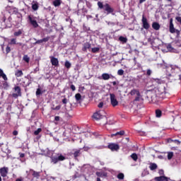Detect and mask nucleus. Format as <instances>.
<instances>
[{
  "label": "nucleus",
  "mask_w": 181,
  "mask_h": 181,
  "mask_svg": "<svg viewBox=\"0 0 181 181\" xmlns=\"http://www.w3.org/2000/svg\"><path fill=\"white\" fill-rule=\"evenodd\" d=\"M98 6L99 9H103L107 15H110V13H114V9L111 6L108 4H103V2L98 1Z\"/></svg>",
  "instance_id": "1"
},
{
  "label": "nucleus",
  "mask_w": 181,
  "mask_h": 181,
  "mask_svg": "<svg viewBox=\"0 0 181 181\" xmlns=\"http://www.w3.org/2000/svg\"><path fill=\"white\" fill-rule=\"evenodd\" d=\"M146 94V100H148V103H156V101H158L156 92L155 90H147Z\"/></svg>",
  "instance_id": "2"
},
{
  "label": "nucleus",
  "mask_w": 181,
  "mask_h": 181,
  "mask_svg": "<svg viewBox=\"0 0 181 181\" xmlns=\"http://www.w3.org/2000/svg\"><path fill=\"white\" fill-rule=\"evenodd\" d=\"M171 71V74L168 72L167 76H168V77H173L175 76V73H180V68L176 65H171L170 67L167 69V71Z\"/></svg>",
  "instance_id": "3"
},
{
  "label": "nucleus",
  "mask_w": 181,
  "mask_h": 181,
  "mask_svg": "<svg viewBox=\"0 0 181 181\" xmlns=\"http://www.w3.org/2000/svg\"><path fill=\"white\" fill-rule=\"evenodd\" d=\"M63 160H66V156L60 153H57L56 156L52 157V162L54 164L58 163V162H63Z\"/></svg>",
  "instance_id": "4"
},
{
  "label": "nucleus",
  "mask_w": 181,
  "mask_h": 181,
  "mask_svg": "<svg viewBox=\"0 0 181 181\" xmlns=\"http://www.w3.org/2000/svg\"><path fill=\"white\" fill-rule=\"evenodd\" d=\"M169 30L170 33H176L177 36H179V35H180V31L175 28V25H173V18L170 19Z\"/></svg>",
  "instance_id": "5"
},
{
  "label": "nucleus",
  "mask_w": 181,
  "mask_h": 181,
  "mask_svg": "<svg viewBox=\"0 0 181 181\" xmlns=\"http://www.w3.org/2000/svg\"><path fill=\"white\" fill-rule=\"evenodd\" d=\"M13 90L14 93H12V97L13 98H18V97H22V92L20 86H16Z\"/></svg>",
  "instance_id": "6"
},
{
  "label": "nucleus",
  "mask_w": 181,
  "mask_h": 181,
  "mask_svg": "<svg viewBox=\"0 0 181 181\" xmlns=\"http://www.w3.org/2000/svg\"><path fill=\"white\" fill-rule=\"evenodd\" d=\"M28 22L32 25V26L35 28H39V24L37 23V21H36V17L33 16H28Z\"/></svg>",
  "instance_id": "7"
},
{
  "label": "nucleus",
  "mask_w": 181,
  "mask_h": 181,
  "mask_svg": "<svg viewBox=\"0 0 181 181\" xmlns=\"http://www.w3.org/2000/svg\"><path fill=\"white\" fill-rule=\"evenodd\" d=\"M81 153H83V148H78L74 149L73 152L71 153V155H73L74 159L77 160V158H78V156H81Z\"/></svg>",
  "instance_id": "8"
},
{
  "label": "nucleus",
  "mask_w": 181,
  "mask_h": 181,
  "mask_svg": "<svg viewBox=\"0 0 181 181\" xmlns=\"http://www.w3.org/2000/svg\"><path fill=\"white\" fill-rule=\"evenodd\" d=\"M107 148L112 151V152H118L119 151V145L115 143H111L107 146Z\"/></svg>",
  "instance_id": "9"
},
{
  "label": "nucleus",
  "mask_w": 181,
  "mask_h": 181,
  "mask_svg": "<svg viewBox=\"0 0 181 181\" xmlns=\"http://www.w3.org/2000/svg\"><path fill=\"white\" fill-rule=\"evenodd\" d=\"M141 22H142V25H143L142 26L144 29H146V30H148V29L151 28V25H149V23H148V19L144 15L142 16Z\"/></svg>",
  "instance_id": "10"
},
{
  "label": "nucleus",
  "mask_w": 181,
  "mask_h": 181,
  "mask_svg": "<svg viewBox=\"0 0 181 181\" xmlns=\"http://www.w3.org/2000/svg\"><path fill=\"white\" fill-rule=\"evenodd\" d=\"M110 103L112 107H117L118 105V100H117V98L114 93H110Z\"/></svg>",
  "instance_id": "11"
},
{
  "label": "nucleus",
  "mask_w": 181,
  "mask_h": 181,
  "mask_svg": "<svg viewBox=\"0 0 181 181\" xmlns=\"http://www.w3.org/2000/svg\"><path fill=\"white\" fill-rule=\"evenodd\" d=\"M99 80H110V78H114V76L110 74H103L101 76H99L98 78Z\"/></svg>",
  "instance_id": "12"
},
{
  "label": "nucleus",
  "mask_w": 181,
  "mask_h": 181,
  "mask_svg": "<svg viewBox=\"0 0 181 181\" xmlns=\"http://www.w3.org/2000/svg\"><path fill=\"white\" fill-rule=\"evenodd\" d=\"M93 118H94V119H96V121H98V119H102V118H105V119H107V117L104 115H102L100 111L94 113L93 115Z\"/></svg>",
  "instance_id": "13"
},
{
  "label": "nucleus",
  "mask_w": 181,
  "mask_h": 181,
  "mask_svg": "<svg viewBox=\"0 0 181 181\" xmlns=\"http://www.w3.org/2000/svg\"><path fill=\"white\" fill-rule=\"evenodd\" d=\"M49 59L52 66H54L55 67L59 66V59H57V58L54 57H49Z\"/></svg>",
  "instance_id": "14"
},
{
  "label": "nucleus",
  "mask_w": 181,
  "mask_h": 181,
  "mask_svg": "<svg viewBox=\"0 0 181 181\" xmlns=\"http://www.w3.org/2000/svg\"><path fill=\"white\" fill-rule=\"evenodd\" d=\"M50 40V37L47 36V37L42 38V40H38L35 42H34V45H40V43H46V42H49Z\"/></svg>",
  "instance_id": "15"
},
{
  "label": "nucleus",
  "mask_w": 181,
  "mask_h": 181,
  "mask_svg": "<svg viewBox=\"0 0 181 181\" xmlns=\"http://www.w3.org/2000/svg\"><path fill=\"white\" fill-rule=\"evenodd\" d=\"M54 154V151L52 150H49V148H46L45 151V155L48 156V158H53V155Z\"/></svg>",
  "instance_id": "16"
},
{
  "label": "nucleus",
  "mask_w": 181,
  "mask_h": 181,
  "mask_svg": "<svg viewBox=\"0 0 181 181\" xmlns=\"http://www.w3.org/2000/svg\"><path fill=\"white\" fill-rule=\"evenodd\" d=\"M0 173L3 177H6V175H8V168L4 167V168H1Z\"/></svg>",
  "instance_id": "17"
},
{
  "label": "nucleus",
  "mask_w": 181,
  "mask_h": 181,
  "mask_svg": "<svg viewBox=\"0 0 181 181\" xmlns=\"http://www.w3.org/2000/svg\"><path fill=\"white\" fill-rule=\"evenodd\" d=\"M169 179H170V178H168V177H165L163 175L154 177V180H156V181H169Z\"/></svg>",
  "instance_id": "18"
},
{
  "label": "nucleus",
  "mask_w": 181,
  "mask_h": 181,
  "mask_svg": "<svg viewBox=\"0 0 181 181\" xmlns=\"http://www.w3.org/2000/svg\"><path fill=\"white\" fill-rule=\"evenodd\" d=\"M21 86H23V87H29V86H30V84H32V81H30V79H28L27 78H25V80L23 82H21Z\"/></svg>",
  "instance_id": "19"
},
{
  "label": "nucleus",
  "mask_w": 181,
  "mask_h": 181,
  "mask_svg": "<svg viewBox=\"0 0 181 181\" xmlns=\"http://www.w3.org/2000/svg\"><path fill=\"white\" fill-rule=\"evenodd\" d=\"M30 172L33 177L35 179H39L40 177V172H36L34 170H30Z\"/></svg>",
  "instance_id": "20"
},
{
  "label": "nucleus",
  "mask_w": 181,
  "mask_h": 181,
  "mask_svg": "<svg viewBox=\"0 0 181 181\" xmlns=\"http://www.w3.org/2000/svg\"><path fill=\"white\" fill-rule=\"evenodd\" d=\"M91 48V44L89 42H86L83 44L82 50L83 52H87V50L90 49Z\"/></svg>",
  "instance_id": "21"
},
{
  "label": "nucleus",
  "mask_w": 181,
  "mask_h": 181,
  "mask_svg": "<svg viewBox=\"0 0 181 181\" xmlns=\"http://www.w3.org/2000/svg\"><path fill=\"white\" fill-rule=\"evenodd\" d=\"M125 135V132L124 130H122L120 132H117L115 134H111V138H114V136H122Z\"/></svg>",
  "instance_id": "22"
},
{
  "label": "nucleus",
  "mask_w": 181,
  "mask_h": 181,
  "mask_svg": "<svg viewBox=\"0 0 181 181\" xmlns=\"http://www.w3.org/2000/svg\"><path fill=\"white\" fill-rule=\"evenodd\" d=\"M152 28L154 30H159L160 29V25L158 23L153 22L152 23Z\"/></svg>",
  "instance_id": "23"
},
{
  "label": "nucleus",
  "mask_w": 181,
  "mask_h": 181,
  "mask_svg": "<svg viewBox=\"0 0 181 181\" xmlns=\"http://www.w3.org/2000/svg\"><path fill=\"white\" fill-rule=\"evenodd\" d=\"M75 98L77 103H81L83 101V97L81 96V94L80 93H76L75 95Z\"/></svg>",
  "instance_id": "24"
},
{
  "label": "nucleus",
  "mask_w": 181,
  "mask_h": 181,
  "mask_svg": "<svg viewBox=\"0 0 181 181\" xmlns=\"http://www.w3.org/2000/svg\"><path fill=\"white\" fill-rule=\"evenodd\" d=\"M149 169L151 170H155L156 169H158V165L156 164V163H151L150 164H149Z\"/></svg>",
  "instance_id": "25"
},
{
  "label": "nucleus",
  "mask_w": 181,
  "mask_h": 181,
  "mask_svg": "<svg viewBox=\"0 0 181 181\" xmlns=\"http://www.w3.org/2000/svg\"><path fill=\"white\" fill-rule=\"evenodd\" d=\"M42 94H43V91L42 90V89H40V86H39L38 88L37 89V90L35 92V95L37 97H40V95H42Z\"/></svg>",
  "instance_id": "26"
},
{
  "label": "nucleus",
  "mask_w": 181,
  "mask_h": 181,
  "mask_svg": "<svg viewBox=\"0 0 181 181\" xmlns=\"http://www.w3.org/2000/svg\"><path fill=\"white\" fill-rule=\"evenodd\" d=\"M62 0H54L52 2V4L54 5V6L57 7V6H60L62 5Z\"/></svg>",
  "instance_id": "27"
},
{
  "label": "nucleus",
  "mask_w": 181,
  "mask_h": 181,
  "mask_svg": "<svg viewBox=\"0 0 181 181\" xmlns=\"http://www.w3.org/2000/svg\"><path fill=\"white\" fill-rule=\"evenodd\" d=\"M15 76L16 77H22V76H23V72L22 70H16L15 71Z\"/></svg>",
  "instance_id": "28"
},
{
  "label": "nucleus",
  "mask_w": 181,
  "mask_h": 181,
  "mask_svg": "<svg viewBox=\"0 0 181 181\" xmlns=\"http://www.w3.org/2000/svg\"><path fill=\"white\" fill-rule=\"evenodd\" d=\"M0 77H2L6 81L8 80V77H6V74L4 73V71L0 69Z\"/></svg>",
  "instance_id": "29"
},
{
  "label": "nucleus",
  "mask_w": 181,
  "mask_h": 181,
  "mask_svg": "<svg viewBox=\"0 0 181 181\" xmlns=\"http://www.w3.org/2000/svg\"><path fill=\"white\" fill-rule=\"evenodd\" d=\"M131 95H139L140 93L139 90L136 89H133L130 92Z\"/></svg>",
  "instance_id": "30"
},
{
  "label": "nucleus",
  "mask_w": 181,
  "mask_h": 181,
  "mask_svg": "<svg viewBox=\"0 0 181 181\" xmlns=\"http://www.w3.org/2000/svg\"><path fill=\"white\" fill-rule=\"evenodd\" d=\"M119 40L120 42H122V43H127V42H128V38L124 37H123V36H120V37H119Z\"/></svg>",
  "instance_id": "31"
},
{
  "label": "nucleus",
  "mask_w": 181,
  "mask_h": 181,
  "mask_svg": "<svg viewBox=\"0 0 181 181\" xmlns=\"http://www.w3.org/2000/svg\"><path fill=\"white\" fill-rule=\"evenodd\" d=\"M156 117L157 118H160V117H162V111H160V110H156Z\"/></svg>",
  "instance_id": "32"
},
{
  "label": "nucleus",
  "mask_w": 181,
  "mask_h": 181,
  "mask_svg": "<svg viewBox=\"0 0 181 181\" xmlns=\"http://www.w3.org/2000/svg\"><path fill=\"white\" fill-rule=\"evenodd\" d=\"M130 157L132 158V159H133V160H134V162H136V160H138V155H136V153H132Z\"/></svg>",
  "instance_id": "33"
},
{
  "label": "nucleus",
  "mask_w": 181,
  "mask_h": 181,
  "mask_svg": "<svg viewBox=\"0 0 181 181\" xmlns=\"http://www.w3.org/2000/svg\"><path fill=\"white\" fill-rule=\"evenodd\" d=\"M168 142H174V144H176L177 145H180V141L179 140H172V139H168Z\"/></svg>",
  "instance_id": "34"
},
{
  "label": "nucleus",
  "mask_w": 181,
  "mask_h": 181,
  "mask_svg": "<svg viewBox=\"0 0 181 181\" xmlns=\"http://www.w3.org/2000/svg\"><path fill=\"white\" fill-rule=\"evenodd\" d=\"M125 176L124 175V173H120L117 175V179H119V180H124V177Z\"/></svg>",
  "instance_id": "35"
},
{
  "label": "nucleus",
  "mask_w": 181,
  "mask_h": 181,
  "mask_svg": "<svg viewBox=\"0 0 181 181\" xmlns=\"http://www.w3.org/2000/svg\"><path fill=\"white\" fill-rule=\"evenodd\" d=\"M148 175H149V171H148V170H144L141 173L142 177H145V176H148Z\"/></svg>",
  "instance_id": "36"
},
{
  "label": "nucleus",
  "mask_w": 181,
  "mask_h": 181,
  "mask_svg": "<svg viewBox=\"0 0 181 181\" xmlns=\"http://www.w3.org/2000/svg\"><path fill=\"white\" fill-rule=\"evenodd\" d=\"M67 103H69V100H67V98H64V99H62V104H64V108H65V110H67V107H66V104H67Z\"/></svg>",
  "instance_id": "37"
},
{
  "label": "nucleus",
  "mask_w": 181,
  "mask_h": 181,
  "mask_svg": "<svg viewBox=\"0 0 181 181\" xmlns=\"http://www.w3.org/2000/svg\"><path fill=\"white\" fill-rule=\"evenodd\" d=\"M92 53H98L100 52V47H93L91 49Z\"/></svg>",
  "instance_id": "38"
},
{
  "label": "nucleus",
  "mask_w": 181,
  "mask_h": 181,
  "mask_svg": "<svg viewBox=\"0 0 181 181\" xmlns=\"http://www.w3.org/2000/svg\"><path fill=\"white\" fill-rule=\"evenodd\" d=\"M64 66L66 69H70V67H71V63L69 61H66Z\"/></svg>",
  "instance_id": "39"
},
{
  "label": "nucleus",
  "mask_w": 181,
  "mask_h": 181,
  "mask_svg": "<svg viewBox=\"0 0 181 181\" xmlns=\"http://www.w3.org/2000/svg\"><path fill=\"white\" fill-rule=\"evenodd\" d=\"M32 9L33 11H37V9H39V5H37V4H34L32 5Z\"/></svg>",
  "instance_id": "40"
},
{
  "label": "nucleus",
  "mask_w": 181,
  "mask_h": 181,
  "mask_svg": "<svg viewBox=\"0 0 181 181\" xmlns=\"http://www.w3.org/2000/svg\"><path fill=\"white\" fill-rule=\"evenodd\" d=\"M40 132H42V128H38L34 132V135L37 136L39 134H40Z\"/></svg>",
  "instance_id": "41"
},
{
  "label": "nucleus",
  "mask_w": 181,
  "mask_h": 181,
  "mask_svg": "<svg viewBox=\"0 0 181 181\" xmlns=\"http://www.w3.org/2000/svg\"><path fill=\"white\" fill-rule=\"evenodd\" d=\"M173 158V152H168V160H170Z\"/></svg>",
  "instance_id": "42"
},
{
  "label": "nucleus",
  "mask_w": 181,
  "mask_h": 181,
  "mask_svg": "<svg viewBox=\"0 0 181 181\" xmlns=\"http://www.w3.org/2000/svg\"><path fill=\"white\" fill-rule=\"evenodd\" d=\"M23 59L24 62H26V63H29V61L30 60L28 55H24Z\"/></svg>",
  "instance_id": "43"
},
{
  "label": "nucleus",
  "mask_w": 181,
  "mask_h": 181,
  "mask_svg": "<svg viewBox=\"0 0 181 181\" xmlns=\"http://www.w3.org/2000/svg\"><path fill=\"white\" fill-rule=\"evenodd\" d=\"M96 175L97 176H98V177H103L104 176H107V174L103 173H98V172L96 173Z\"/></svg>",
  "instance_id": "44"
},
{
  "label": "nucleus",
  "mask_w": 181,
  "mask_h": 181,
  "mask_svg": "<svg viewBox=\"0 0 181 181\" xmlns=\"http://www.w3.org/2000/svg\"><path fill=\"white\" fill-rule=\"evenodd\" d=\"M21 35H22V30H18L14 33V36H21Z\"/></svg>",
  "instance_id": "45"
},
{
  "label": "nucleus",
  "mask_w": 181,
  "mask_h": 181,
  "mask_svg": "<svg viewBox=\"0 0 181 181\" xmlns=\"http://www.w3.org/2000/svg\"><path fill=\"white\" fill-rule=\"evenodd\" d=\"M106 23L108 25V26H115V23L114 22L106 21Z\"/></svg>",
  "instance_id": "46"
},
{
  "label": "nucleus",
  "mask_w": 181,
  "mask_h": 181,
  "mask_svg": "<svg viewBox=\"0 0 181 181\" xmlns=\"http://www.w3.org/2000/svg\"><path fill=\"white\" fill-rule=\"evenodd\" d=\"M62 108V106L61 105H57L55 107H52V110L54 111H59V110H60Z\"/></svg>",
  "instance_id": "47"
},
{
  "label": "nucleus",
  "mask_w": 181,
  "mask_h": 181,
  "mask_svg": "<svg viewBox=\"0 0 181 181\" xmlns=\"http://www.w3.org/2000/svg\"><path fill=\"white\" fill-rule=\"evenodd\" d=\"M117 74H118V76H124V70H122V69L118 70Z\"/></svg>",
  "instance_id": "48"
},
{
  "label": "nucleus",
  "mask_w": 181,
  "mask_h": 181,
  "mask_svg": "<svg viewBox=\"0 0 181 181\" xmlns=\"http://www.w3.org/2000/svg\"><path fill=\"white\" fill-rule=\"evenodd\" d=\"M10 44L11 45H16V38L11 39L10 41Z\"/></svg>",
  "instance_id": "49"
},
{
  "label": "nucleus",
  "mask_w": 181,
  "mask_h": 181,
  "mask_svg": "<svg viewBox=\"0 0 181 181\" xmlns=\"http://www.w3.org/2000/svg\"><path fill=\"white\" fill-rule=\"evenodd\" d=\"M141 100V93H139V95H136V97L134 99V101H140Z\"/></svg>",
  "instance_id": "50"
},
{
  "label": "nucleus",
  "mask_w": 181,
  "mask_h": 181,
  "mask_svg": "<svg viewBox=\"0 0 181 181\" xmlns=\"http://www.w3.org/2000/svg\"><path fill=\"white\" fill-rule=\"evenodd\" d=\"M175 21H177V22H178V23H180V25H181V17L180 16L175 17Z\"/></svg>",
  "instance_id": "51"
},
{
  "label": "nucleus",
  "mask_w": 181,
  "mask_h": 181,
  "mask_svg": "<svg viewBox=\"0 0 181 181\" xmlns=\"http://www.w3.org/2000/svg\"><path fill=\"white\" fill-rule=\"evenodd\" d=\"M151 74H152V70L147 69L146 76H151Z\"/></svg>",
  "instance_id": "52"
},
{
  "label": "nucleus",
  "mask_w": 181,
  "mask_h": 181,
  "mask_svg": "<svg viewBox=\"0 0 181 181\" xmlns=\"http://www.w3.org/2000/svg\"><path fill=\"white\" fill-rule=\"evenodd\" d=\"M98 108H103V107H104V103L103 102H100L98 105Z\"/></svg>",
  "instance_id": "53"
},
{
  "label": "nucleus",
  "mask_w": 181,
  "mask_h": 181,
  "mask_svg": "<svg viewBox=\"0 0 181 181\" xmlns=\"http://www.w3.org/2000/svg\"><path fill=\"white\" fill-rule=\"evenodd\" d=\"M167 49L168 50H173V48L172 47V45L170 44H169L168 46H167Z\"/></svg>",
  "instance_id": "54"
},
{
  "label": "nucleus",
  "mask_w": 181,
  "mask_h": 181,
  "mask_svg": "<svg viewBox=\"0 0 181 181\" xmlns=\"http://www.w3.org/2000/svg\"><path fill=\"white\" fill-rule=\"evenodd\" d=\"M153 80L154 81H156V83H158V84H160V83H162V81H160V79L156 78Z\"/></svg>",
  "instance_id": "55"
},
{
  "label": "nucleus",
  "mask_w": 181,
  "mask_h": 181,
  "mask_svg": "<svg viewBox=\"0 0 181 181\" xmlns=\"http://www.w3.org/2000/svg\"><path fill=\"white\" fill-rule=\"evenodd\" d=\"M70 88L72 91H76V86L74 85H71Z\"/></svg>",
  "instance_id": "56"
},
{
  "label": "nucleus",
  "mask_w": 181,
  "mask_h": 181,
  "mask_svg": "<svg viewBox=\"0 0 181 181\" xmlns=\"http://www.w3.org/2000/svg\"><path fill=\"white\" fill-rule=\"evenodd\" d=\"M6 53H9L11 52V47L7 46L6 48Z\"/></svg>",
  "instance_id": "57"
},
{
  "label": "nucleus",
  "mask_w": 181,
  "mask_h": 181,
  "mask_svg": "<svg viewBox=\"0 0 181 181\" xmlns=\"http://www.w3.org/2000/svg\"><path fill=\"white\" fill-rule=\"evenodd\" d=\"M158 173H159V175H160L161 176L165 174L163 170H160L158 171Z\"/></svg>",
  "instance_id": "58"
},
{
  "label": "nucleus",
  "mask_w": 181,
  "mask_h": 181,
  "mask_svg": "<svg viewBox=\"0 0 181 181\" xmlns=\"http://www.w3.org/2000/svg\"><path fill=\"white\" fill-rule=\"evenodd\" d=\"M3 86H4V87H5V88L9 87V85L8 84V82H4V83H3Z\"/></svg>",
  "instance_id": "59"
},
{
  "label": "nucleus",
  "mask_w": 181,
  "mask_h": 181,
  "mask_svg": "<svg viewBox=\"0 0 181 181\" xmlns=\"http://www.w3.org/2000/svg\"><path fill=\"white\" fill-rule=\"evenodd\" d=\"M54 121H60V117L56 116V117H54Z\"/></svg>",
  "instance_id": "60"
},
{
  "label": "nucleus",
  "mask_w": 181,
  "mask_h": 181,
  "mask_svg": "<svg viewBox=\"0 0 181 181\" xmlns=\"http://www.w3.org/2000/svg\"><path fill=\"white\" fill-rule=\"evenodd\" d=\"M13 135H14L15 136H16V135H18V131L14 130V131L13 132Z\"/></svg>",
  "instance_id": "61"
},
{
  "label": "nucleus",
  "mask_w": 181,
  "mask_h": 181,
  "mask_svg": "<svg viewBox=\"0 0 181 181\" xmlns=\"http://www.w3.org/2000/svg\"><path fill=\"white\" fill-rule=\"evenodd\" d=\"M83 29H84V30H90V28L86 27L85 25H83Z\"/></svg>",
  "instance_id": "62"
},
{
  "label": "nucleus",
  "mask_w": 181,
  "mask_h": 181,
  "mask_svg": "<svg viewBox=\"0 0 181 181\" xmlns=\"http://www.w3.org/2000/svg\"><path fill=\"white\" fill-rule=\"evenodd\" d=\"M35 73H37V71H39V66H37L35 69H34Z\"/></svg>",
  "instance_id": "63"
},
{
  "label": "nucleus",
  "mask_w": 181,
  "mask_h": 181,
  "mask_svg": "<svg viewBox=\"0 0 181 181\" xmlns=\"http://www.w3.org/2000/svg\"><path fill=\"white\" fill-rule=\"evenodd\" d=\"M8 22H9V23H11V22H12V17L11 16L8 17Z\"/></svg>",
  "instance_id": "64"
}]
</instances>
